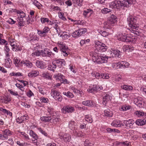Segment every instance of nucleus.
Masks as SVG:
<instances>
[{"mask_svg":"<svg viewBox=\"0 0 146 146\" xmlns=\"http://www.w3.org/2000/svg\"><path fill=\"white\" fill-rule=\"evenodd\" d=\"M85 119L86 121L90 123H92L93 121L91 116L89 115H86Z\"/></svg>","mask_w":146,"mask_h":146,"instance_id":"nucleus-52","label":"nucleus"},{"mask_svg":"<svg viewBox=\"0 0 146 146\" xmlns=\"http://www.w3.org/2000/svg\"><path fill=\"white\" fill-rule=\"evenodd\" d=\"M64 76L63 75L61 74H60L58 73V74H55L53 76V78H55L56 80H58L60 81H61V80Z\"/></svg>","mask_w":146,"mask_h":146,"instance_id":"nucleus-44","label":"nucleus"},{"mask_svg":"<svg viewBox=\"0 0 146 146\" xmlns=\"http://www.w3.org/2000/svg\"><path fill=\"white\" fill-rule=\"evenodd\" d=\"M30 40H36L38 39L36 36L33 34V33L30 34L29 35Z\"/></svg>","mask_w":146,"mask_h":146,"instance_id":"nucleus-58","label":"nucleus"},{"mask_svg":"<svg viewBox=\"0 0 146 146\" xmlns=\"http://www.w3.org/2000/svg\"><path fill=\"white\" fill-rule=\"evenodd\" d=\"M58 44L62 52V55L65 57L67 56L69 54L68 47L66 46L64 44L63 42H58Z\"/></svg>","mask_w":146,"mask_h":146,"instance_id":"nucleus-5","label":"nucleus"},{"mask_svg":"<svg viewBox=\"0 0 146 146\" xmlns=\"http://www.w3.org/2000/svg\"><path fill=\"white\" fill-rule=\"evenodd\" d=\"M137 17L131 15L129 16L127 18V21L130 29H128L127 32H128V31H131L134 34L139 35V33L136 31V30L138 29V26L137 25Z\"/></svg>","mask_w":146,"mask_h":146,"instance_id":"nucleus-2","label":"nucleus"},{"mask_svg":"<svg viewBox=\"0 0 146 146\" xmlns=\"http://www.w3.org/2000/svg\"><path fill=\"white\" fill-rule=\"evenodd\" d=\"M111 125L114 127H120L122 125V123L119 120H115L112 122Z\"/></svg>","mask_w":146,"mask_h":146,"instance_id":"nucleus-28","label":"nucleus"},{"mask_svg":"<svg viewBox=\"0 0 146 146\" xmlns=\"http://www.w3.org/2000/svg\"><path fill=\"white\" fill-rule=\"evenodd\" d=\"M29 134L33 138L32 139L33 143H35L36 145H38V144L37 143V139H38V136L37 135L33 130L30 131Z\"/></svg>","mask_w":146,"mask_h":146,"instance_id":"nucleus-12","label":"nucleus"},{"mask_svg":"<svg viewBox=\"0 0 146 146\" xmlns=\"http://www.w3.org/2000/svg\"><path fill=\"white\" fill-rule=\"evenodd\" d=\"M40 101L42 103H48L49 102L48 98L44 97H42L40 99Z\"/></svg>","mask_w":146,"mask_h":146,"instance_id":"nucleus-48","label":"nucleus"},{"mask_svg":"<svg viewBox=\"0 0 146 146\" xmlns=\"http://www.w3.org/2000/svg\"><path fill=\"white\" fill-rule=\"evenodd\" d=\"M82 104L84 105L91 107H93L94 105L93 102L90 100H87L82 102Z\"/></svg>","mask_w":146,"mask_h":146,"instance_id":"nucleus-21","label":"nucleus"},{"mask_svg":"<svg viewBox=\"0 0 146 146\" xmlns=\"http://www.w3.org/2000/svg\"><path fill=\"white\" fill-rule=\"evenodd\" d=\"M128 35L125 34V33L119 34L117 36L118 39L119 40L127 42Z\"/></svg>","mask_w":146,"mask_h":146,"instance_id":"nucleus-17","label":"nucleus"},{"mask_svg":"<svg viewBox=\"0 0 146 146\" xmlns=\"http://www.w3.org/2000/svg\"><path fill=\"white\" fill-rule=\"evenodd\" d=\"M21 64H20V67L24 66L28 68H31L33 66V64L32 63L27 60H24L21 61Z\"/></svg>","mask_w":146,"mask_h":146,"instance_id":"nucleus-11","label":"nucleus"},{"mask_svg":"<svg viewBox=\"0 0 146 146\" xmlns=\"http://www.w3.org/2000/svg\"><path fill=\"white\" fill-rule=\"evenodd\" d=\"M121 88L122 89L125 90L130 91L132 90L133 89L132 86L130 85H124L122 86Z\"/></svg>","mask_w":146,"mask_h":146,"instance_id":"nucleus-43","label":"nucleus"},{"mask_svg":"<svg viewBox=\"0 0 146 146\" xmlns=\"http://www.w3.org/2000/svg\"><path fill=\"white\" fill-rule=\"evenodd\" d=\"M58 15L59 18L61 19L64 21H66V19L64 16L63 13L61 12H58Z\"/></svg>","mask_w":146,"mask_h":146,"instance_id":"nucleus-54","label":"nucleus"},{"mask_svg":"<svg viewBox=\"0 0 146 146\" xmlns=\"http://www.w3.org/2000/svg\"><path fill=\"white\" fill-rule=\"evenodd\" d=\"M39 92L43 95L46 94V92L43 87H39L38 88Z\"/></svg>","mask_w":146,"mask_h":146,"instance_id":"nucleus-53","label":"nucleus"},{"mask_svg":"<svg viewBox=\"0 0 146 146\" xmlns=\"http://www.w3.org/2000/svg\"><path fill=\"white\" fill-rule=\"evenodd\" d=\"M135 122L132 119H130L128 120H124L123 123L127 127L130 128H133V125Z\"/></svg>","mask_w":146,"mask_h":146,"instance_id":"nucleus-13","label":"nucleus"},{"mask_svg":"<svg viewBox=\"0 0 146 146\" xmlns=\"http://www.w3.org/2000/svg\"><path fill=\"white\" fill-rule=\"evenodd\" d=\"M40 21L42 24H44L46 23H48L49 22V19L46 17H41L40 19Z\"/></svg>","mask_w":146,"mask_h":146,"instance_id":"nucleus-51","label":"nucleus"},{"mask_svg":"<svg viewBox=\"0 0 146 146\" xmlns=\"http://www.w3.org/2000/svg\"><path fill=\"white\" fill-rule=\"evenodd\" d=\"M6 59L5 63V66L6 67L9 68L11 67L12 64V60L10 59L9 57L7 58Z\"/></svg>","mask_w":146,"mask_h":146,"instance_id":"nucleus-30","label":"nucleus"},{"mask_svg":"<svg viewBox=\"0 0 146 146\" xmlns=\"http://www.w3.org/2000/svg\"><path fill=\"white\" fill-rule=\"evenodd\" d=\"M56 64L54 63V61L51 64L48 65V69L54 71V70L56 69Z\"/></svg>","mask_w":146,"mask_h":146,"instance_id":"nucleus-45","label":"nucleus"},{"mask_svg":"<svg viewBox=\"0 0 146 146\" xmlns=\"http://www.w3.org/2000/svg\"><path fill=\"white\" fill-rule=\"evenodd\" d=\"M96 51L91 52L90 53L93 62L98 64L107 63L109 57L104 55H102Z\"/></svg>","mask_w":146,"mask_h":146,"instance_id":"nucleus-3","label":"nucleus"},{"mask_svg":"<svg viewBox=\"0 0 146 146\" xmlns=\"http://www.w3.org/2000/svg\"><path fill=\"white\" fill-rule=\"evenodd\" d=\"M134 0H121L115 1L109 3L110 8L119 9L122 7H128L133 3Z\"/></svg>","mask_w":146,"mask_h":146,"instance_id":"nucleus-1","label":"nucleus"},{"mask_svg":"<svg viewBox=\"0 0 146 146\" xmlns=\"http://www.w3.org/2000/svg\"><path fill=\"white\" fill-rule=\"evenodd\" d=\"M41 55L42 57H50L52 54V52L47 48L44 49L43 50H41Z\"/></svg>","mask_w":146,"mask_h":146,"instance_id":"nucleus-15","label":"nucleus"},{"mask_svg":"<svg viewBox=\"0 0 146 146\" xmlns=\"http://www.w3.org/2000/svg\"><path fill=\"white\" fill-rule=\"evenodd\" d=\"M10 75L11 76H22V74L20 72H13L10 73Z\"/></svg>","mask_w":146,"mask_h":146,"instance_id":"nucleus-62","label":"nucleus"},{"mask_svg":"<svg viewBox=\"0 0 146 146\" xmlns=\"http://www.w3.org/2000/svg\"><path fill=\"white\" fill-rule=\"evenodd\" d=\"M3 134L5 137L7 138V139H8V137L12 135L13 132L10 130L8 129H6L2 131Z\"/></svg>","mask_w":146,"mask_h":146,"instance_id":"nucleus-26","label":"nucleus"},{"mask_svg":"<svg viewBox=\"0 0 146 146\" xmlns=\"http://www.w3.org/2000/svg\"><path fill=\"white\" fill-rule=\"evenodd\" d=\"M51 96L56 100L61 102L62 97L60 95V93L54 90H52L50 92Z\"/></svg>","mask_w":146,"mask_h":146,"instance_id":"nucleus-7","label":"nucleus"},{"mask_svg":"<svg viewBox=\"0 0 146 146\" xmlns=\"http://www.w3.org/2000/svg\"><path fill=\"white\" fill-rule=\"evenodd\" d=\"M140 91L142 94L146 96V87L142 86L141 87Z\"/></svg>","mask_w":146,"mask_h":146,"instance_id":"nucleus-63","label":"nucleus"},{"mask_svg":"<svg viewBox=\"0 0 146 146\" xmlns=\"http://www.w3.org/2000/svg\"><path fill=\"white\" fill-rule=\"evenodd\" d=\"M54 63L56 64L59 67L64 66L65 65V62L64 59H58L54 61Z\"/></svg>","mask_w":146,"mask_h":146,"instance_id":"nucleus-20","label":"nucleus"},{"mask_svg":"<svg viewBox=\"0 0 146 146\" xmlns=\"http://www.w3.org/2000/svg\"><path fill=\"white\" fill-rule=\"evenodd\" d=\"M49 28L47 27H45L42 31L40 29H37V34L40 37H45L49 31Z\"/></svg>","mask_w":146,"mask_h":146,"instance_id":"nucleus-8","label":"nucleus"},{"mask_svg":"<svg viewBox=\"0 0 146 146\" xmlns=\"http://www.w3.org/2000/svg\"><path fill=\"white\" fill-rule=\"evenodd\" d=\"M113 25L108 20L104 23V27L105 29H109L111 28Z\"/></svg>","mask_w":146,"mask_h":146,"instance_id":"nucleus-33","label":"nucleus"},{"mask_svg":"<svg viewBox=\"0 0 146 146\" xmlns=\"http://www.w3.org/2000/svg\"><path fill=\"white\" fill-rule=\"evenodd\" d=\"M39 72L36 70H32L28 74V76L29 77H35L39 74Z\"/></svg>","mask_w":146,"mask_h":146,"instance_id":"nucleus-22","label":"nucleus"},{"mask_svg":"<svg viewBox=\"0 0 146 146\" xmlns=\"http://www.w3.org/2000/svg\"><path fill=\"white\" fill-rule=\"evenodd\" d=\"M38 129L39 131L44 136L46 137H47L48 136V134L44 130L42 129L41 128H38Z\"/></svg>","mask_w":146,"mask_h":146,"instance_id":"nucleus-60","label":"nucleus"},{"mask_svg":"<svg viewBox=\"0 0 146 146\" xmlns=\"http://www.w3.org/2000/svg\"><path fill=\"white\" fill-rule=\"evenodd\" d=\"M99 87L98 86L94 85L90 86L87 90L89 93H94L97 90H99Z\"/></svg>","mask_w":146,"mask_h":146,"instance_id":"nucleus-19","label":"nucleus"},{"mask_svg":"<svg viewBox=\"0 0 146 146\" xmlns=\"http://www.w3.org/2000/svg\"><path fill=\"white\" fill-rule=\"evenodd\" d=\"M135 114L139 117H140L144 115V113L142 111H137L135 112Z\"/></svg>","mask_w":146,"mask_h":146,"instance_id":"nucleus-59","label":"nucleus"},{"mask_svg":"<svg viewBox=\"0 0 146 146\" xmlns=\"http://www.w3.org/2000/svg\"><path fill=\"white\" fill-rule=\"evenodd\" d=\"M112 98V95L111 94L109 93L106 94L103 98V104H106L108 102L111 100Z\"/></svg>","mask_w":146,"mask_h":146,"instance_id":"nucleus-14","label":"nucleus"},{"mask_svg":"<svg viewBox=\"0 0 146 146\" xmlns=\"http://www.w3.org/2000/svg\"><path fill=\"white\" fill-rule=\"evenodd\" d=\"M59 136L61 140L64 142H69L71 140V136L69 134L61 133Z\"/></svg>","mask_w":146,"mask_h":146,"instance_id":"nucleus-9","label":"nucleus"},{"mask_svg":"<svg viewBox=\"0 0 146 146\" xmlns=\"http://www.w3.org/2000/svg\"><path fill=\"white\" fill-rule=\"evenodd\" d=\"M108 54H110V56L118 57L120 54V52L117 50H112V51L109 50L108 51Z\"/></svg>","mask_w":146,"mask_h":146,"instance_id":"nucleus-18","label":"nucleus"},{"mask_svg":"<svg viewBox=\"0 0 146 146\" xmlns=\"http://www.w3.org/2000/svg\"><path fill=\"white\" fill-rule=\"evenodd\" d=\"M17 14L19 15L17 18V21L20 27L24 26L26 19L25 13L20 10H19Z\"/></svg>","mask_w":146,"mask_h":146,"instance_id":"nucleus-4","label":"nucleus"},{"mask_svg":"<svg viewBox=\"0 0 146 146\" xmlns=\"http://www.w3.org/2000/svg\"><path fill=\"white\" fill-rule=\"evenodd\" d=\"M60 121V119L58 116H53L52 117V120L51 123L56 124Z\"/></svg>","mask_w":146,"mask_h":146,"instance_id":"nucleus-36","label":"nucleus"},{"mask_svg":"<svg viewBox=\"0 0 146 146\" xmlns=\"http://www.w3.org/2000/svg\"><path fill=\"white\" fill-rule=\"evenodd\" d=\"M75 123L74 121H71L69 123V127L72 130H74L75 128Z\"/></svg>","mask_w":146,"mask_h":146,"instance_id":"nucleus-46","label":"nucleus"},{"mask_svg":"<svg viewBox=\"0 0 146 146\" xmlns=\"http://www.w3.org/2000/svg\"><path fill=\"white\" fill-rule=\"evenodd\" d=\"M108 47L104 44V45H102L100 49V50H99V52H104L106 51L108 49Z\"/></svg>","mask_w":146,"mask_h":146,"instance_id":"nucleus-64","label":"nucleus"},{"mask_svg":"<svg viewBox=\"0 0 146 146\" xmlns=\"http://www.w3.org/2000/svg\"><path fill=\"white\" fill-rule=\"evenodd\" d=\"M134 102L136 105L140 108H142L143 106V102L141 98L138 97L135 98Z\"/></svg>","mask_w":146,"mask_h":146,"instance_id":"nucleus-16","label":"nucleus"},{"mask_svg":"<svg viewBox=\"0 0 146 146\" xmlns=\"http://www.w3.org/2000/svg\"><path fill=\"white\" fill-rule=\"evenodd\" d=\"M40 119L43 122H50L51 123V121L52 120V117L48 115L42 116L40 117Z\"/></svg>","mask_w":146,"mask_h":146,"instance_id":"nucleus-23","label":"nucleus"},{"mask_svg":"<svg viewBox=\"0 0 146 146\" xmlns=\"http://www.w3.org/2000/svg\"><path fill=\"white\" fill-rule=\"evenodd\" d=\"M146 123V119H139L136 120L135 121L136 124L138 125H143L145 124Z\"/></svg>","mask_w":146,"mask_h":146,"instance_id":"nucleus-29","label":"nucleus"},{"mask_svg":"<svg viewBox=\"0 0 146 146\" xmlns=\"http://www.w3.org/2000/svg\"><path fill=\"white\" fill-rule=\"evenodd\" d=\"M36 65L38 68L41 69L44 68L45 65L44 63L42 61H40L36 60Z\"/></svg>","mask_w":146,"mask_h":146,"instance_id":"nucleus-31","label":"nucleus"},{"mask_svg":"<svg viewBox=\"0 0 146 146\" xmlns=\"http://www.w3.org/2000/svg\"><path fill=\"white\" fill-rule=\"evenodd\" d=\"M40 55H41V50H36L34 52H33L32 54V56L34 57H35V56H38Z\"/></svg>","mask_w":146,"mask_h":146,"instance_id":"nucleus-49","label":"nucleus"},{"mask_svg":"<svg viewBox=\"0 0 146 146\" xmlns=\"http://www.w3.org/2000/svg\"><path fill=\"white\" fill-rule=\"evenodd\" d=\"M135 39V36H132L131 35H128L127 42H134Z\"/></svg>","mask_w":146,"mask_h":146,"instance_id":"nucleus-40","label":"nucleus"},{"mask_svg":"<svg viewBox=\"0 0 146 146\" xmlns=\"http://www.w3.org/2000/svg\"><path fill=\"white\" fill-rule=\"evenodd\" d=\"M7 43H6V45L4 48V53L5 55V58H6L9 57L10 56V50L9 47L7 46Z\"/></svg>","mask_w":146,"mask_h":146,"instance_id":"nucleus-25","label":"nucleus"},{"mask_svg":"<svg viewBox=\"0 0 146 146\" xmlns=\"http://www.w3.org/2000/svg\"><path fill=\"white\" fill-rule=\"evenodd\" d=\"M29 117L28 116L23 115L21 117H19L16 119L17 122L19 123H22L23 121L28 119Z\"/></svg>","mask_w":146,"mask_h":146,"instance_id":"nucleus-24","label":"nucleus"},{"mask_svg":"<svg viewBox=\"0 0 146 146\" xmlns=\"http://www.w3.org/2000/svg\"><path fill=\"white\" fill-rule=\"evenodd\" d=\"M116 18V17L113 14L111 15L110 17L108 20L112 24L114 25L115 23L117 21Z\"/></svg>","mask_w":146,"mask_h":146,"instance_id":"nucleus-34","label":"nucleus"},{"mask_svg":"<svg viewBox=\"0 0 146 146\" xmlns=\"http://www.w3.org/2000/svg\"><path fill=\"white\" fill-rule=\"evenodd\" d=\"M33 3L38 9H40L42 8V5L36 0H34L33 1Z\"/></svg>","mask_w":146,"mask_h":146,"instance_id":"nucleus-42","label":"nucleus"},{"mask_svg":"<svg viewBox=\"0 0 146 146\" xmlns=\"http://www.w3.org/2000/svg\"><path fill=\"white\" fill-rule=\"evenodd\" d=\"M62 113H72L74 110V107L70 106H64L61 110Z\"/></svg>","mask_w":146,"mask_h":146,"instance_id":"nucleus-10","label":"nucleus"},{"mask_svg":"<svg viewBox=\"0 0 146 146\" xmlns=\"http://www.w3.org/2000/svg\"><path fill=\"white\" fill-rule=\"evenodd\" d=\"M113 114L112 111L108 109L105 110L104 111V115L105 116L108 117H111Z\"/></svg>","mask_w":146,"mask_h":146,"instance_id":"nucleus-38","label":"nucleus"},{"mask_svg":"<svg viewBox=\"0 0 146 146\" xmlns=\"http://www.w3.org/2000/svg\"><path fill=\"white\" fill-rule=\"evenodd\" d=\"M63 94L69 98H72L74 97L73 94L69 91H68L67 92H63Z\"/></svg>","mask_w":146,"mask_h":146,"instance_id":"nucleus-47","label":"nucleus"},{"mask_svg":"<svg viewBox=\"0 0 146 146\" xmlns=\"http://www.w3.org/2000/svg\"><path fill=\"white\" fill-rule=\"evenodd\" d=\"M91 75L93 78H96L98 79L100 77V74L99 73L95 72H93L91 73Z\"/></svg>","mask_w":146,"mask_h":146,"instance_id":"nucleus-50","label":"nucleus"},{"mask_svg":"<svg viewBox=\"0 0 146 146\" xmlns=\"http://www.w3.org/2000/svg\"><path fill=\"white\" fill-rule=\"evenodd\" d=\"M129 65V64L125 61H122L118 62L113 63L112 65V67L114 68L118 69L123 68H126Z\"/></svg>","mask_w":146,"mask_h":146,"instance_id":"nucleus-6","label":"nucleus"},{"mask_svg":"<svg viewBox=\"0 0 146 146\" xmlns=\"http://www.w3.org/2000/svg\"><path fill=\"white\" fill-rule=\"evenodd\" d=\"M95 43V47L96 48L97 50H95L94 51H92V52H95L96 51V52H97L98 51L100 50V49L102 45H104V44L98 41H96Z\"/></svg>","mask_w":146,"mask_h":146,"instance_id":"nucleus-27","label":"nucleus"},{"mask_svg":"<svg viewBox=\"0 0 146 146\" xmlns=\"http://www.w3.org/2000/svg\"><path fill=\"white\" fill-rule=\"evenodd\" d=\"M72 3L76 6L81 7L82 5V0H72Z\"/></svg>","mask_w":146,"mask_h":146,"instance_id":"nucleus-41","label":"nucleus"},{"mask_svg":"<svg viewBox=\"0 0 146 146\" xmlns=\"http://www.w3.org/2000/svg\"><path fill=\"white\" fill-rule=\"evenodd\" d=\"M106 130L107 132L108 133H111L112 132H119V131L116 129H113L111 128H108L106 129Z\"/></svg>","mask_w":146,"mask_h":146,"instance_id":"nucleus-56","label":"nucleus"},{"mask_svg":"<svg viewBox=\"0 0 146 146\" xmlns=\"http://www.w3.org/2000/svg\"><path fill=\"white\" fill-rule=\"evenodd\" d=\"M13 63L15 64V66L17 67H20V64H21V62L19 58L17 57H15L13 59Z\"/></svg>","mask_w":146,"mask_h":146,"instance_id":"nucleus-35","label":"nucleus"},{"mask_svg":"<svg viewBox=\"0 0 146 146\" xmlns=\"http://www.w3.org/2000/svg\"><path fill=\"white\" fill-rule=\"evenodd\" d=\"M0 99L3 100L4 102L6 104H7L11 100V98L8 96H1L0 97Z\"/></svg>","mask_w":146,"mask_h":146,"instance_id":"nucleus-32","label":"nucleus"},{"mask_svg":"<svg viewBox=\"0 0 146 146\" xmlns=\"http://www.w3.org/2000/svg\"><path fill=\"white\" fill-rule=\"evenodd\" d=\"M19 133L20 134L21 137L27 140H29V138L28 135L24 132L19 131Z\"/></svg>","mask_w":146,"mask_h":146,"instance_id":"nucleus-39","label":"nucleus"},{"mask_svg":"<svg viewBox=\"0 0 146 146\" xmlns=\"http://www.w3.org/2000/svg\"><path fill=\"white\" fill-rule=\"evenodd\" d=\"M101 11L103 13L106 14L111 12V11L110 9L107 8H106L102 9Z\"/></svg>","mask_w":146,"mask_h":146,"instance_id":"nucleus-57","label":"nucleus"},{"mask_svg":"<svg viewBox=\"0 0 146 146\" xmlns=\"http://www.w3.org/2000/svg\"><path fill=\"white\" fill-rule=\"evenodd\" d=\"M61 36L62 39H68L70 37V35L67 34L66 32H64L61 35Z\"/></svg>","mask_w":146,"mask_h":146,"instance_id":"nucleus-55","label":"nucleus"},{"mask_svg":"<svg viewBox=\"0 0 146 146\" xmlns=\"http://www.w3.org/2000/svg\"><path fill=\"white\" fill-rule=\"evenodd\" d=\"M100 76V78H102L103 79H108L109 78L108 74L102 73Z\"/></svg>","mask_w":146,"mask_h":146,"instance_id":"nucleus-61","label":"nucleus"},{"mask_svg":"<svg viewBox=\"0 0 146 146\" xmlns=\"http://www.w3.org/2000/svg\"><path fill=\"white\" fill-rule=\"evenodd\" d=\"M93 13V12L92 9H88L84 11L83 14L85 17H86L88 14L89 15H90Z\"/></svg>","mask_w":146,"mask_h":146,"instance_id":"nucleus-37","label":"nucleus"}]
</instances>
